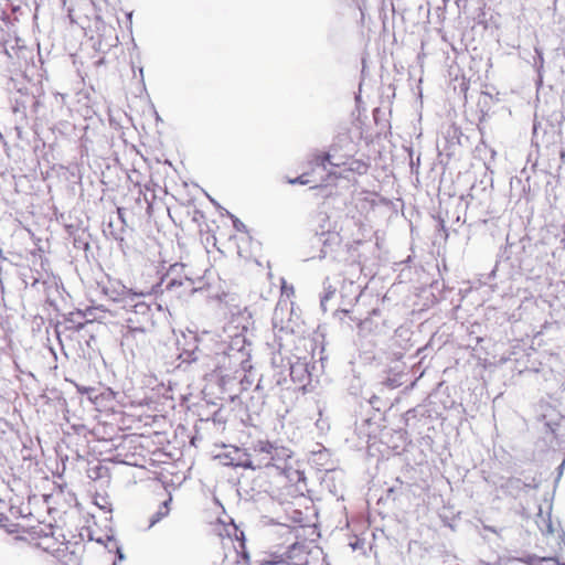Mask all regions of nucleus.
I'll use <instances>...</instances> for the list:
<instances>
[{"label": "nucleus", "instance_id": "6e6d98bb", "mask_svg": "<svg viewBox=\"0 0 565 565\" xmlns=\"http://www.w3.org/2000/svg\"><path fill=\"white\" fill-rule=\"evenodd\" d=\"M286 382H287V380H286V379H282V380H281V379H278V380H277V384H278V385H285V384H286Z\"/></svg>", "mask_w": 565, "mask_h": 565}, {"label": "nucleus", "instance_id": "0eeeda50", "mask_svg": "<svg viewBox=\"0 0 565 565\" xmlns=\"http://www.w3.org/2000/svg\"><path fill=\"white\" fill-rule=\"evenodd\" d=\"M254 450L259 454H265L264 458L266 461H262L263 467L274 466L280 468V462H285L288 458L291 457V450L284 447L278 446L277 444L270 443L268 440H258L254 447Z\"/></svg>", "mask_w": 565, "mask_h": 565}, {"label": "nucleus", "instance_id": "2eb2a0df", "mask_svg": "<svg viewBox=\"0 0 565 565\" xmlns=\"http://www.w3.org/2000/svg\"><path fill=\"white\" fill-rule=\"evenodd\" d=\"M382 420H384V415L376 409L373 412L372 416L361 417L360 423L356 420V429H359L361 435L376 437L377 433L381 431Z\"/></svg>", "mask_w": 565, "mask_h": 565}, {"label": "nucleus", "instance_id": "bb28decb", "mask_svg": "<svg viewBox=\"0 0 565 565\" xmlns=\"http://www.w3.org/2000/svg\"><path fill=\"white\" fill-rule=\"evenodd\" d=\"M287 478L290 480V481H295L296 482V491L298 492V494L300 495H303L305 494V488L301 487V483H303V486L306 487V476H305V472L303 471H300V470H289L287 472ZM307 491V494H311V491L309 489H306Z\"/></svg>", "mask_w": 565, "mask_h": 565}, {"label": "nucleus", "instance_id": "680f3d73", "mask_svg": "<svg viewBox=\"0 0 565 565\" xmlns=\"http://www.w3.org/2000/svg\"><path fill=\"white\" fill-rule=\"evenodd\" d=\"M39 282V278H33L32 286H35Z\"/></svg>", "mask_w": 565, "mask_h": 565}, {"label": "nucleus", "instance_id": "412c9836", "mask_svg": "<svg viewBox=\"0 0 565 565\" xmlns=\"http://www.w3.org/2000/svg\"><path fill=\"white\" fill-rule=\"evenodd\" d=\"M196 342L198 338L194 335L192 337V340L186 343V347L180 351L178 359L181 361V363L191 364L199 360L200 350Z\"/></svg>", "mask_w": 565, "mask_h": 565}, {"label": "nucleus", "instance_id": "69168bd1", "mask_svg": "<svg viewBox=\"0 0 565 565\" xmlns=\"http://www.w3.org/2000/svg\"><path fill=\"white\" fill-rule=\"evenodd\" d=\"M438 285H439L438 281H436L435 284L431 285V287L437 289Z\"/></svg>", "mask_w": 565, "mask_h": 565}, {"label": "nucleus", "instance_id": "a211bd4d", "mask_svg": "<svg viewBox=\"0 0 565 565\" xmlns=\"http://www.w3.org/2000/svg\"><path fill=\"white\" fill-rule=\"evenodd\" d=\"M339 163H341V171H333L331 174H333L335 178H348V175L344 174V172H353L358 174H365L367 172L369 166L359 159L349 158L347 160H339Z\"/></svg>", "mask_w": 565, "mask_h": 565}, {"label": "nucleus", "instance_id": "7ed1b4c3", "mask_svg": "<svg viewBox=\"0 0 565 565\" xmlns=\"http://www.w3.org/2000/svg\"><path fill=\"white\" fill-rule=\"evenodd\" d=\"M30 514V497H0V523L3 526Z\"/></svg>", "mask_w": 565, "mask_h": 565}, {"label": "nucleus", "instance_id": "864d4df0", "mask_svg": "<svg viewBox=\"0 0 565 565\" xmlns=\"http://www.w3.org/2000/svg\"><path fill=\"white\" fill-rule=\"evenodd\" d=\"M132 13H134L132 11L126 13V18L129 22V26H131Z\"/></svg>", "mask_w": 565, "mask_h": 565}, {"label": "nucleus", "instance_id": "4468645a", "mask_svg": "<svg viewBox=\"0 0 565 565\" xmlns=\"http://www.w3.org/2000/svg\"><path fill=\"white\" fill-rule=\"evenodd\" d=\"M321 232H316L315 241L321 245L320 253L318 255L319 259H323L327 255L333 250L335 246H339L341 243V236L335 231L324 230V226L321 225Z\"/></svg>", "mask_w": 565, "mask_h": 565}, {"label": "nucleus", "instance_id": "774afa93", "mask_svg": "<svg viewBox=\"0 0 565 565\" xmlns=\"http://www.w3.org/2000/svg\"><path fill=\"white\" fill-rule=\"evenodd\" d=\"M482 192L484 195L489 194L486 188H482Z\"/></svg>", "mask_w": 565, "mask_h": 565}, {"label": "nucleus", "instance_id": "6e6552de", "mask_svg": "<svg viewBox=\"0 0 565 565\" xmlns=\"http://www.w3.org/2000/svg\"><path fill=\"white\" fill-rule=\"evenodd\" d=\"M408 383H411V385L414 384V382H411V374L406 371L404 364L390 366L379 374L377 384L383 388L395 390L403 385L407 386Z\"/></svg>", "mask_w": 565, "mask_h": 565}, {"label": "nucleus", "instance_id": "cd10ccee", "mask_svg": "<svg viewBox=\"0 0 565 565\" xmlns=\"http://www.w3.org/2000/svg\"><path fill=\"white\" fill-rule=\"evenodd\" d=\"M172 502V497H169L167 500L162 502L159 507L158 511L150 518L149 526H153L156 523L166 518L170 512V504Z\"/></svg>", "mask_w": 565, "mask_h": 565}, {"label": "nucleus", "instance_id": "dca6fc26", "mask_svg": "<svg viewBox=\"0 0 565 565\" xmlns=\"http://www.w3.org/2000/svg\"><path fill=\"white\" fill-rule=\"evenodd\" d=\"M319 449L312 450L308 458L309 463L316 467L318 470L330 471L334 469L333 461L331 459V452L326 447L318 445Z\"/></svg>", "mask_w": 565, "mask_h": 565}, {"label": "nucleus", "instance_id": "a19ab883", "mask_svg": "<svg viewBox=\"0 0 565 565\" xmlns=\"http://www.w3.org/2000/svg\"><path fill=\"white\" fill-rule=\"evenodd\" d=\"M535 54H536V56L534 57V67L536 68L539 77L542 78L541 72L544 66L543 51L541 49L535 47Z\"/></svg>", "mask_w": 565, "mask_h": 565}, {"label": "nucleus", "instance_id": "052dcab7", "mask_svg": "<svg viewBox=\"0 0 565 565\" xmlns=\"http://www.w3.org/2000/svg\"><path fill=\"white\" fill-rule=\"evenodd\" d=\"M4 259H6V257L3 256L2 249L0 248V260H4Z\"/></svg>", "mask_w": 565, "mask_h": 565}, {"label": "nucleus", "instance_id": "f8f14e48", "mask_svg": "<svg viewBox=\"0 0 565 565\" xmlns=\"http://www.w3.org/2000/svg\"><path fill=\"white\" fill-rule=\"evenodd\" d=\"M289 375L295 384L306 388L311 382L310 363L307 358H296L294 362H289Z\"/></svg>", "mask_w": 565, "mask_h": 565}, {"label": "nucleus", "instance_id": "f704fd0d", "mask_svg": "<svg viewBox=\"0 0 565 565\" xmlns=\"http://www.w3.org/2000/svg\"><path fill=\"white\" fill-rule=\"evenodd\" d=\"M245 344H246V339L243 337V335H236L232 341H231V344H230V350L231 351H237L238 353H241L243 356L244 355H249L248 352H245Z\"/></svg>", "mask_w": 565, "mask_h": 565}, {"label": "nucleus", "instance_id": "b1692460", "mask_svg": "<svg viewBox=\"0 0 565 565\" xmlns=\"http://www.w3.org/2000/svg\"><path fill=\"white\" fill-rule=\"evenodd\" d=\"M420 449H418V455L414 456L413 461L415 465H423L427 462L428 451H431L433 438L430 436H423L419 440Z\"/></svg>", "mask_w": 565, "mask_h": 565}, {"label": "nucleus", "instance_id": "423d86ee", "mask_svg": "<svg viewBox=\"0 0 565 565\" xmlns=\"http://www.w3.org/2000/svg\"><path fill=\"white\" fill-rule=\"evenodd\" d=\"M216 458L223 466L234 468L256 470L263 467L260 460L255 462L245 449H241L238 447H231L227 451L220 454Z\"/></svg>", "mask_w": 565, "mask_h": 565}, {"label": "nucleus", "instance_id": "603ef678", "mask_svg": "<svg viewBox=\"0 0 565 565\" xmlns=\"http://www.w3.org/2000/svg\"><path fill=\"white\" fill-rule=\"evenodd\" d=\"M318 217H319V221H321V222H324V221L329 220V217H328V215L326 213H319Z\"/></svg>", "mask_w": 565, "mask_h": 565}, {"label": "nucleus", "instance_id": "0e129e2a", "mask_svg": "<svg viewBox=\"0 0 565 565\" xmlns=\"http://www.w3.org/2000/svg\"><path fill=\"white\" fill-rule=\"evenodd\" d=\"M433 296H434V298H435L436 302H439V301L444 298V296H443V297H440V298H436V296H435V295H433Z\"/></svg>", "mask_w": 565, "mask_h": 565}, {"label": "nucleus", "instance_id": "f3484780", "mask_svg": "<svg viewBox=\"0 0 565 565\" xmlns=\"http://www.w3.org/2000/svg\"><path fill=\"white\" fill-rule=\"evenodd\" d=\"M343 471L338 469H332L330 471L324 472V476L321 479V487L323 490H327L330 494H338L343 491Z\"/></svg>", "mask_w": 565, "mask_h": 565}, {"label": "nucleus", "instance_id": "58836bf2", "mask_svg": "<svg viewBox=\"0 0 565 565\" xmlns=\"http://www.w3.org/2000/svg\"><path fill=\"white\" fill-rule=\"evenodd\" d=\"M200 289H201V287H195V282L191 278V286L183 285L182 287H179V289L174 290V291L177 292L178 297H181V296L192 295V294L196 292Z\"/></svg>", "mask_w": 565, "mask_h": 565}, {"label": "nucleus", "instance_id": "f257e3e1", "mask_svg": "<svg viewBox=\"0 0 565 565\" xmlns=\"http://www.w3.org/2000/svg\"><path fill=\"white\" fill-rule=\"evenodd\" d=\"M530 239L522 237L516 242H510L507 238V245L498 254V258L493 269L488 274V279L495 278L499 271L505 277H512L529 269L527 264V245Z\"/></svg>", "mask_w": 565, "mask_h": 565}, {"label": "nucleus", "instance_id": "09e8293b", "mask_svg": "<svg viewBox=\"0 0 565 565\" xmlns=\"http://www.w3.org/2000/svg\"><path fill=\"white\" fill-rule=\"evenodd\" d=\"M546 426L550 429V431L555 436V438H557V436H556V428L558 427V424L557 423H553V422H547Z\"/></svg>", "mask_w": 565, "mask_h": 565}, {"label": "nucleus", "instance_id": "4be33fe9", "mask_svg": "<svg viewBox=\"0 0 565 565\" xmlns=\"http://www.w3.org/2000/svg\"><path fill=\"white\" fill-rule=\"evenodd\" d=\"M334 151V147H331L330 151L316 154L312 163L323 169H326L327 164L334 168H341V163H339L340 158L337 157Z\"/></svg>", "mask_w": 565, "mask_h": 565}, {"label": "nucleus", "instance_id": "5fc2aeb1", "mask_svg": "<svg viewBox=\"0 0 565 565\" xmlns=\"http://www.w3.org/2000/svg\"><path fill=\"white\" fill-rule=\"evenodd\" d=\"M209 199H210V201H211V202H212V203H213V204H214L218 210H220V209H222V210H223V207H222V206H221V205H220V204H218L214 199H212L211 196H209ZM224 211L226 212L227 210H225V209H224Z\"/></svg>", "mask_w": 565, "mask_h": 565}, {"label": "nucleus", "instance_id": "8fccbe9b", "mask_svg": "<svg viewBox=\"0 0 565 565\" xmlns=\"http://www.w3.org/2000/svg\"><path fill=\"white\" fill-rule=\"evenodd\" d=\"M541 565H565V564H561L555 558H543Z\"/></svg>", "mask_w": 565, "mask_h": 565}, {"label": "nucleus", "instance_id": "1a4fd4ad", "mask_svg": "<svg viewBox=\"0 0 565 565\" xmlns=\"http://www.w3.org/2000/svg\"><path fill=\"white\" fill-rule=\"evenodd\" d=\"M76 499V497L74 498ZM103 503L97 501V497H82V500H75V510L78 516L86 523L95 519L98 511L108 513L111 511L107 497H102Z\"/></svg>", "mask_w": 565, "mask_h": 565}, {"label": "nucleus", "instance_id": "f03ea898", "mask_svg": "<svg viewBox=\"0 0 565 565\" xmlns=\"http://www.w3.org/2000/svg\"><path fill=\"white\" fill-rule=\"evenodd\" d=\"M161 310L160 305L137 301L134 309L128 310L125 319L127 331L124 333V340L129 343L132 340H146V335L154 330V312Z\"/></svg>", "mask_w": 565, "mask_h": 565}, {"label": "nucleus", "instance_id": "9b49d317", "mask_svg": "<svg viewBox=\"0 0 565 565\" xmlns=\"http://www.w3.org/2000/svg\"><path fill=\"white\" fill-rule=\"evenodd\" d=\"M61 537H63L61 529H53L50 526L46 527V531H42L33 539V544L38 548L54 555L65 542V540H61Z\"/></svg>", "mask_w": 565, "mask_h": 565}, {"label": "nucleus", "instance_id": "13d9d810", "mask_svg": "<svg viewBox=\"0 0 565 565\" xmlns=\"http://www.w3.org/2000/svg\"><path fill=\"white\" fill-rule=\"evenodd\" d=\"M15 130H17L18 137L21 138V134H22L21 128L20 127H15Z\"/></svg>", "mask_w": 565, "mask_h": 565}, {"label": "nucleus", "instance_id": "a18cd8bd", "mask_svg": "<svg viewBox=\"0 0 565 565\" xmlns=\"http://www.w3.org/2000/svg\"><path fill=\"white\" fill-rule=\"evenodd\" d=\"M476 190H477V188L475 185H472L471 189H470V192L467 195V199H468L467 202H466L467 209H470V207L473 206V203H475V201L477 199Z\"/></svg>", "mask_w": 565, "mask_h": 565}, {"label": "nucleus", "instance_id": "bf43d9fd", "mask_svg": "<svg viewBox=\"0 0 565 565\" xmlns=\"http://www.w3.org/2000/svg\"><path fill=\"white\" fill-rule=\"evenodd\" d=\"M475 340L476 344H479L483 339L481 337H476Z\"/></svg>", "mask_w": 565, "mask_h": 565}, {"label": "nucleus", "instance_id": "6ab92c4d", "mask_svg": "<svg viewBox=\"0 0 565 565\" xmlns=\"http://www.w3.org/2000/svg\"><path fill=\"white\" fill-rule=\"evenodd\" d=\"M303 529L302 525L300 526H289L285 524L278 525V527L275 531V534L284 539V544H286L288 547H295L298 544V532Z\"/></svg>", "mask_w": 565, "mask_h": 565}, {"label": "nucleus", "instance_id": "2f4dec72", "mask_svg": "<svg viewBox=\"0 0 565 565\" xmlns=\"http://www.w3.org/2000/svg\"><path fill=\"white\" fill-rule=\"evenodd\" d=\"M323 290H324V292L320 298V307L323 311H327V302L335 294V288L332 287V285L329 282V278H326L323 281Z\"/></svg>", "mask_w": 565, "mask_h": 565}, {"label": "nucleus", "instance_id": "ea45409f", "mask_svg": "<svg viewBox=\"0 0 565 565\" xmlns=\"http://www.w3.org/2000/svg\"><path fill=\"white\" fill-rule=\"evenodd\" d=\"M226 215L232 220L233 227L235 228V231H237L239 233L248 234L247 226L238 217H236L234 214L230 213L228 211H226Z\"/></svg>", "mask_w": 565, "mask_h": 565}, {"label": "nucleus", "instance_id": "4d7b16f0", "mask_svg": "<svg viewBox=\"0 0 565 565\" xmlns=\"http://www.w3.org/2000/svg\"><path fill=\"white\" fill-rule=\"evenodd\" d=\"M85 386H77V391L82 394H85Z\"/></svg>", "mask_w": 565, "mask_h": 565}, {"label": "nucleus", "instance_id": "4c0bfd02", "mask_svg": "<svg viewBox=\"0 0 565 565\" xmlns=\"http://www.w3.org/2000/svg\"><path fill=\"white\" fill-rule=\"evenodd\" d=\"M475 22L479 25H482L484 29L490 26L488 11L486 10L484 6L479 8L478 13L475 17Z\"/></svg>", "mask_w": 565, "mask_h": 565}, {"label": "nucleus", "instance_id": "79ce46f5", "mask_svg": "<svg viewBox=\"0 0 565 565\" xmlns=\"http://www.w3.org/2000/svg\"><path fill=\"white\" fill-rule=\"evenodd\" d=\"M418 409L417 408H412V409H408L404 415H403V420L405 423V426L407 427H412L414 426V420L417 418V415H418Z\"/></svg>", "mask_w": 565, "mask_h": 565}, {"label": "nucleus", "instance_id": "c9c22d12", "mask_svg": "<svg viewBox=\"0 0 565 565\" xmlns=\"http://www.w3.org/2000/svg\"><path fill=\"white\" fill-rule=\"evenodd\" d=\"M85 394L88 396V399L95 404H98L99 399H104L105 396L114 395V392L110 388H107V392L97 394L96 388L87 387L85 388Z\"/></svg>", "mask_w": 565, "mask_h": 565}, {"label": "nucleus", "instance_id": "c85d7f7f", "mask_svg": "<svg viewBox=\"0 0 565 565\" xmlns=\"http://www.w3.org/2000/svg\"><path fill=\"white\" fill-rule=\"evenodd\" d=\"M125 227L122 226H115L114 222L110 220L107 223L106 228L104 230L105 235H110L115 241L119 242V245L121 246L125 238H124Z\"/></svg>", "mask_w": 565, "mask_h": 565}, {"label": "nucleus", "instance_id": "7c9ffc66", "mask_svg": "<svg viewBox=\"0 0 565 565\" xmlns=\"http://www.w3.org/2000/svg\"><path fill=\"white\" fill-rule=\"evenodd\" d=\"M87 476L92 480L108 478V468L100 463H96L87 469Z\"/></svg>", "mask_w": 565, "mask_h": 565}, {"label": "nucleus", "instance_id": "393cba45", "mask_svg": "<svg viewBox=\"0 0 565 565\" xmlns=\"http://www.w3.org/2000/svg\"><path fill=\"white\" fill-rule=\"evenodd\" d=\"M70 222H65L64 215H61V220L64 222V230L66 234L68 235V238H72L73 236H76L81 233V231H85L88 228L87 225L84 224V222L79 218L72 220L71 216H68Z\"/></svg>", "mask_w": 565, "mask_h": 565}, {"label": "nucleus", "instance_id": "39448f33", "mask_svg": "<svg viewBox=\"0 0 565 565\" xmlns=\"http://www.w3.org/2000/svg\"><path fill=\"white\" fill-rule=\"evenodd\" d=\"M543 478L542 473L539 472H523L520 477L508 478L501 483V489L507 494H513V492H530L541 490Z\"/></svg>", "mask_w": 565, "mask_h": 565}, {"label": "nucleus", "instance_id": "a878e982", "mask_svg": "<svg viewBox=\"0 0 565 565\" xmlns=\"http://www.w3.org/2000/svg\"><path fill=\"white\" fill-rule=\"evenodd\" d=\"M90 238L92 235L87 228L85 231H81L78 235L73 236L71 239L74 248L82 249L87 255V253L90 252Z\"/></svg>", "mask_w": 565, "mask_h": 565}, {"label": "nucleus", "instance_id": "49530a36", "mask_svg": "<svg viewBox=\"0 0 565 565\" xmlns=\"http://www.w3.org/2000/svg\"><path fill=\"white\" fill-rule=\"evenodd\" d=\"M289 514H290V518L297 522V523H302L303 520H305V516H303V513L302 511L300 510H294L292 513H290L289 511H287Z\"/></svg>", "mask_w": 565, "mask_h": 565}, {"label": "nucleus", "instance_id": "473e14b6", "mask_svg": "<svg viewBox=\"0 0 565 565\" xmlns=\"http://www.w3.org/2000/svg\"><path fill=\"white\" fill-rule=\"evenodd\" d=\"M143 296L145 295L142 292H137L130 289V294L127 295V298L125 297V299L120 301L122 303V308L128 312V310L134 309V305H136L137 301H141L140 298Z\"/></svg>", "mask_w": 565, "mask_h": 565}, {"label": "nucleus", "instance_id": "37998d69", "mask_svg": "<svg viewBox=\"0 0 565 565\" xmlns=\"http://www.w3.org/2000/svg\"><path fill=\"white\" fill-rule=\"evenodd\" d=\"M407 151H408V156H409V160H411V162H409L411 170H412V172H414V171L417 172L418 167H419V161H420V154L417 156L416 161H415L413 158V156H414L413 148L412 147L407 148Z\"/></svg>", "mask_w": 565, "mask_h": 565}, {"label": "nucleus", "instance_id": "5701e85b", "mask_svg": "<svg viewBox=\"0 0 565 565\" xmlns=\"http://www.w3.org/2000/svg\"><path fill=\"white\" fill-rule=\"evenodd\" d=\"M406 430L398 429L394 431V435L391 436L392 439H396L401 444H394L390 447L395 451V454H401V451L411 454L415 450V446L412 443H406Z\"/></svg>", "mask_w": 565, "mask_h": 565}, {"label": "nucleus", "instance_id": "338daca9", "mask_svg": "<svg viewBox=\"0 0 565 565\" xmlns=\"http://www.w3.org/2000/svg\"><path fill=\"white\" fill-rule=\"evenodd\" d=\"M374 399H377V397H375V396H374L373 398H371V399H370V404H372V405H373V404H374Z\"/></svg>", "mask_w": 565, "mask_h": 565}, {"label": "nucleus", "instance_id": "ddd939ff", "mask_svg": "<svg viewBox=\"0 0 565 565\" xmlns=\"http://www.w3.org/2000/svg\"><path fill=\"white\" fill-rule=\"evenodd\" d=\"M53 556L61 565H81L82 546L78 543L65 541Z\"/></svg>", "mask_w": 565, "mask_h": 565}, {"label": "nucleus", "instance_id": "20e7f679", "mask_svg": "<svg viewBox=\"0 0 565 565\" xmlns=\"http://www.w3.org/2000/svg\"><path fill=\"white\" fill-rule=\"evenodd\" d=\"M462 132L459 128L449 127L441 141L437 142L439 161L444 166H448L451 159L460 157L461 145L460 137Z\"/></svg>", "mask_w": 565, "mask_h": 565}, {"label": "nucleus", "instance_id": "e433bc0d", "mask_svg": "<svg viewBox=\"0 0 565 565\" xmlns=\"http://www.w3.org/2000/svg\"><path fill=\"white\" fill-rule=\"evenodd\" d=\"M28 99L31 103V108H32L33 113L39 114L40 108L42 107L41 95L35 96L34 94H32V96L28 97ZM26 103H28V100H22V102L17 100V104L21 105L22 107H25Z\"/></svg>", "mask_w": 565, "mask_h": 565}, {"label": "nucleus", "instance_id": "c756f323", "mask_svg": "<svg viewBox=\"0 0 565 565\" xmlns=\"http://www.w3.org/2000/svg\"><path fill=\"white\" fill-rule=\"evenodd\" d=\"M381 315V310L379 308H373L371 311H369L367 316L364 317V318H359V326L362 328V329H365V330H372L373 329V326L374 327H377V324L375 323L374 324V321H373V318L374 317H377Z\"/></svg>", "mask_w": 565, "mask_h": 565}, {"label": "nucleus", "instance_id": "de8ad7c7", "mask_svg": "<svg viewBox=\"0 0 565 565\" xmlns=\"http://www.w3.org/2000/svg\"><path fill=\"white\" fill-rule=\"evenodd\" d=\"M117 215H118V221L120 223V226L126 228L127 222H126V217H125V209L124 207H117Z\"/></svg>", "mask_w": 565, "mask_h": 565}, {"label": "nucleus", "instance_id": "c03bdc74", "mask_svg": "<svg viewBox=\"0 0 565 565\" xmlns=\"http://www.w3.org/2000/svg\"><path fill=\"white\" fill-rule=\"evenodd\" d=\"M288 182L290 184H301V185H306V184H309L310 183V180L308 179V174L307 173H302L301 175H298L297 178L295 179H289Z\"/></svg>", "mask_w": 565, "mask_h": 565}, {"label": "nucleus", "instance_id": "e2e57ef3", "mask_svg": "<svg viewBox=\"0 0 565 565\" xmlns=\"http://www.w3.org/2000/svg\"><path fill=\"white\" fill-rule=\"evenodd\" d=\"M393 491H394L393 487H390V488L387 489V493H388V494H391Z\"/></svg>", "mask_w": 565, "mask_h": 565}, {"label": "nucleus", "instance_id": "3c124183", "mask_svg": "<svg viewBox=\"0 0 565 565\" xmlns=\"http://www.w3.org/2000/svg\"><path fill=\"white\" fill-rule=\"evenodd\" d=\"M52 393L54 394V397L58 401H63L65 403V398L62 396V393L57 390H53Z\"/></svg>", "mask_w": 565, "mask_h": 565}, {"label": "nucleus", "instance_id": "aec40b11", "mask_svg": "<svg viewBox=\"0 0 565 565\" xmlns=\"http://www.w3.org/2000/svg\"><path fill=\"white\" fill-rule=\"evenodd\" d=\"M103 291L106 296L109 297L110 300L115 302L121 301L125 299V297L127 298V295L130 294V289L118 280L109 281L108 285L103 287Z\"/></svg>", "mask_w": 565, "mask_h": 565}, {"label": "nucleus", "instance_id": "72a5a7b5", "mask_svg": "<svg viewBox=\"0 0 565 565\" xmlns=\"http://www.w3.org/2000/svg\"><path fill=\"white\" fill-rule=\"evenodd\" d=\"M548 121L553 128L559 129L565 121V108L561 107L559 109L553 110L548 116Z\"/></svg>", "mask_w": 565, "mask_h": 565}, {"label": "nucleus", "instance_id": "9d476101", "mask_svg": "<svg viewBox=\"0 0 565 565\" xmlns=\"http://www.w3.org/2000/svg\"><path fill=\"white\" fill-rule=\"evenodd\" d=\"M184 269L185 265L182 263H174L170 265L167 273L161 277L158 287L164 286L163 290L174 291L183 285L191 286V277L184 273Z\"/></svg>", "mask_w": 565, "mask_h": 565}]
</instances>
